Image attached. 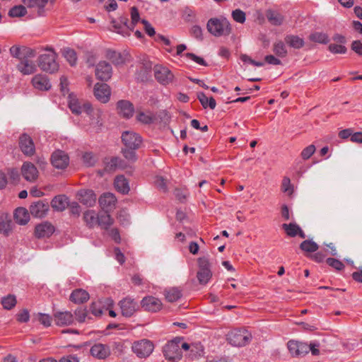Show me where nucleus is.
Wrapping results in <instances>:
<instances>
[{
	"instance_id": "nucleus-24",
	"label": "nucleus",
	"mask_w": 362,
	"mask_h": 362,
	"mask_svg": "<svg viewBox=\"0 0 362 362\" xmlns=\"http://www.w3.org/2000/svg\"><path fill=\"white\" fill-rule=\"evenodd\" d=\"M120 21L127 28L133 31L135 25L140 21V16L136 7L133 6L131 8V22L129 23L127 17H120Z\"/></svg>"
},
{
	"instance_id": "nucleus-45",
	"label": "nucleus",
	"mask_w": 362,
	"mask_h": 362,
	"mask_svg": "<svg viewBox=\"0 0 362 362\" xmlns=\"http://www.w3.org/2000/svg\"><path fill=\"white\" fill-rule=\"evenodd\" d=\"M318 247V245L311 240H304L300 245V248L307 252H314Z\"/></svg>"
},
{
	"instance_id": "nucleus-39",
	"label": "nucleus",
	"mask_w": 362,
	"mask_h": 362,
	"mask_svg": "<svg viewBox=\"0 0 362 362\" xmlns=\"http://www.w3.org/2000/svg\"><path fill=\"white\" fill-rule=\"evenodd\" d=\"M198 99L204 108L209 107L214 110L216 107V103L214 98H208L204 93H198Z\"/></svg>"
},
{
	"instance_id": "nucleus-60",
	"label": "nucleus",
	"mask_w": 362,
	"mask_h": 362,
	"mask_svg": "<svg viewBox=\"0 0 362 362\" xmlns=\"http://www.w3.org/2000/svg\"><path fill=\"white\" fill-rule=\"evenodd\" d=\"M185 56L187 58L194 61V62H196L200 65L205 66H207L206 62H205V60L203 58L198 57L193 53H187V54H185Z\"/></svg>"
},
{
	"instance_id": "nucleus-11",
	"label": "nucleus",
	"mask_w": 362,
	"mask_h": 362,
	"mask_svg": "<svg viewBox=\"0 0 362 362\" xmlns=\"http://www.w3.org/2000/svg\"><path fill=\"white\" fill-rule=\"evenodd\" d=\"M111 95V90L109 86L106 83H97L94 86V95L103 103L109 101Z\"/></svg>"
},
{
	"instance_id": "nucleus-41",
	"label": "nucleus",
	"mask_w": 362,
	"mask_h": 362,
	"mask_svg": "<svg viewBox=\"0 0 362 362\" xmlns=\"http://www.w3.org/2000/svg\"><path fill=\"white\" fill-rule=\"evenodd\" d=\"M136 119L141 123L151 124L156 121L157 117L156 115H153L150 112H141L137 115Z\"/></svg>"
},
{
	"instance_id": "nucleus-4",
	"label": "nucleus",
	"mask_w": 362,
	"mask_h": 362,
	"mask_svg": "<svg viewBox=\"0 0 362 362\" xmlns=\"http://www.w3.org/2000/svg\"><path fill=\"white\" fill-rule=\"evenodd\" d=\"M182 338L175 337L168 341L163 347V354L166 359L173 361H177L181 359L182 351L180 349Z\"/></svg>"
},
{
	"instance_id": "nucleus-10",
	"label": "nucleus",
	"mask_w": 362,
	"mask_h": 362,
	"mask_svg": "<svg viewBox=\"0 0 362 362\" xmlns=\"http://www.w3.org/2000/svg\"><path fill=\"white\" fill-rule=\"evenodd\" d=\"M119 305L122 315L125 317L132 316L139 308L137 303L129 297L120 300Z\"/></svg>"
},
{
	"instance_id": "nucleus-47",
	"label": "nucleus",
	"mask_w": 362,
	"mask_h": 362,
	"mask_svg": "<svg viewBox=\"0 0 362 362\" xmlns=\"http://www.w3.org/2000/svg\"><path fill=\"white\" fill-rule=\"evenodd\" d=\"M181 296V291L177 288H172L165 291V298L171 303L177 301Z\"/></svg>"
},
{
	"instance_id": "nucleus-21",
	"label": "nucleus",
	"mask_w": 362,
	"mask_h": 362,
	"mask_svg": "<svg viewBox=\"0 0 362 362\" xmlns=\"http://www.w3.org/2000/svg\"><path fill=\"white\" fill-rule=\"evenodd\" d=\"M17 69L23 75H29L36 71L37 66L35 62L30 59L23 58L18 64Z\"/></svg>"
},
{
	"instance_id": "nucleus-37",
	"label": "nucleus",
	"mask_w": 362,
	"mask_h": 362,
	"mask_svg": "<svg viewBox=\"0 0 362 362\" xmlns=\"http://www.w3.org/2000/svg\"><path fill=\"white\" fill-rule=\"evenodd\" d=\"M105 57L115 64H121L124 62V59L119 52L108 49L106 51Z\"/></svg>"
},
{
	"instance_id": "nucleus-35",
	"label": "nucleus",
	"mask_w": 362,
	"mask_h": 362,
	"mask_svg": "<svg viewBox=\"0 0 362 362\" xmlns=\"http://www.w3.org/2000/svg\"><path fill=\"white\" fill-rule=\"evenodd\" d=\"M83 219L89 228L98 225V214L93 210H88L83 214Z\"/></svg>"
},
{
	"instance_id": "nucleus-20",
	"label": "nucleus",
	"mask_w": 362,
	"mask_h": 362,
	"mask_svg": "<svg viewBox=\"0 0 362 362\" xmlns=\"http://www.w3.org/2000/svg\"><path fill=\"white\" fill-rule=\"evenodd\" d=\"M49 210V204L42 201H38L30 205V214L36 218L44 217Z\"/></svg>"
},
{
	"instance_id": "nucleus-28",
	"label": "nucleus",
	"mask_w": 362,
	"mask_h": 362,
	"mask_svg": "<svg viewBox=\"0 0 362 362\" xmlns=\"http://www.w3.org/2000/svg\"><path fill=\"white\" fill-rule=\"evenodd\" d=\"M129 165L118 157H113L109 161L105 162V170L107 171H113L117 168L124 170Z\"/></svg>"
},
{
	"instance_id": "nucleus-33",
	"label": "nucleus",
	"mask_w": 362,
	"mask_h": 362,
	"mask_svg": "<svg viewBox=\"0 0 362 362\" xmlns=\"http://www.w3.org/2000/svg\"><path fill=\"white\" fill-rule=\"evenodd\" d=\"M25 6L28 8H35L37 10L39 15H42L44 7L47 4L48 0H21Z\"/></svg>"
},
{
	"instance_id": "nucleus-38",
	"label": "nucleus",
	"mask_w": 362,
	"mask_h": 362,
	"mask_svg": "<svg viewBox=\"0 0 362 362\" xmlns=\"http://www.w3.org/2000/svg\"><path fill=\"white\" fill-rule=\"evenodd\" d=\"M266 16L268 21L274 25H280L284 22V16L275 11L269 10Z\"/></svg>"
},
{
	"instance_id": "nucleus-7",
	"label": "nucleus",
	"mask_w": 362,
	"mask_h": 362,
	"mask_svg": "<svg viewBox=\"0 0 362 362\" xmlns=\"http://www.w3.org/2000/svg\"><path fill=\"white\" fill-rule=\"evenodd\" d=\"M122 141L124 146L130 149H137L141 144V136L132 131H126L122 135Z\"/></svg>"
},
{
	"instance_id": "nucleus-53",
	"label": "nucleus",
	"mask_w": 362,
	"mask_h": 362,
	"mask_svg": "<svg viewBox=\"0 0 362 362\" xmlns=\"http://www.w3.org/2000/svg\"><path fill=\"white\" fill-rule=\"evenodd\" d=\"M154 183L159 190L163 192L168 191L167 180L163 177L162 176H156L155 177Z\"/></svg>"
},
{
	"instance_id": "nucleus-2",
	"label": "nucleus",
	"mask_w": 362,
	"mask_h": 362,
	"mask_svg": "<svg viewBox=\"0 0 362 362\" xmlns=\"http://www.w3.org/2000/svg\"><path fill=\"white\" fill-rule=\"evenodd\" d=\"M206 27L208 31L216 37L228 35L230 31V24L225 18H211L209 20Z\"/></svg>"
},
{
	"instance_id": "nucleus-58",
	"label": "nucleus",
	"mask_w": 362,
	"mask_h": 362,
	"mask_svg": "<svg viewBox=\"0 0 362 362\" xmlns=\"http://www.w3.org/2000/svg\"><path fill=\"white\" fill-rule=\"evenodd\" d=\"M329 50L334 54H345L347 49L342 45L331 44L329 46Z\"/></svg>"
},
{
	"instance_id": "nucleus-29",
	"label": "nucleus",
	"mask_w": 362,
	"mask_h": 362,
	"mask_svg": "<svg viewBox=\"0 0 362 362\" xmlns=\"http://www.w3.org/2000/svg\"><path fill=\"white\" fill-rule=\"evenodd\" d=\"M89 298V293L81 288L73 291L70 296V300L75 303H83L86 302Z\"/></svg>"
},
{
	"instance_id": "nucleus-19",
	"label": "nucleus",
	"mask_w": 362,
	"mask_h": 362,
	"mask_svg": "<svg viewBox=\"0 0 362 362\" xmlns=\"http://www.w3.org/2000/svg\"><path fill=\"white\" fill-rule=\"evenodd\" d=\"M142 307L148 311L157 312L161 309L162 303L160 299L153 296H147L141 300Z\"/></svg>"
},
{
	"instance_id": "nucleus-30",
	"label": "nucleus",
	"mask_w": 362,
	"mask_h": 362,
	"mask_svg": "<svg viewBox=\"0 0 362 362\" xmlns=\"http://www.w3.org/2000/svg\"><path fill=\"white\" fill-rule=\"evenodd\" d=\"M14 219L20 225H25L30 220L28 210L23 207L17 208L14 211Z\"/></svg>"
},
{
	"instance_id": "nucleus-57",
	"label": "nucleus",
	"mask_w": 362,
	"mask_h": 362,
	"mask_svg": "<svg viewBox=\"0 0 362 362\" xmlns=\"http://www.w3.org/2000/svg\"><path fill=\"white\" fill-rule=\"evenodd\" d=\"M326 262L328 265L339 271L343 269L344 267V264L341 261L334 258H327Z\"/></svg>"
},
{
	"instance_id": "nucleus-62",
	"label": "nucleus",
	"mask_w": 362,
	"mask_h": 362,
	"mask_svg": "<svg viewBox=\"0 0 362 362\" xmlns=\"http://www.w3.org/2000/svg\"><path fill=\"white\" fill-rule=\"evenodd\" d=\"M23 48L17 46H12L10 48V53L13 57L18 58L20 60L23 59Z\"/></svg>"
},
{
	"instance_id": "nucleus-31",
	"label": "nucleus",
	"mask_w": 362,
	"mask_h": 362,
	"mask_svg": "<svg viewBox=\"0 0 362 362\" xmlns=\"http://www.w3.org/2000/svg\"><path fill=\"white\" fill-rule=\"evenodd\" d=\"M68 204L69 199L65 195L57 196L51 202L52 207L58 211H64L68 206Z\"/></svg>"
},
{
	"instance_id": "nucleus-46",
	"label": "nucleus",
	"mask_w": 362,
	"mask_h": 362,
	"mask_svg": "<svg viewBox=\"0 0 362 362\" xmlns=\"http://www.w3.org/2000/svg\"><path fill=\"white\" fill-rule=\"evenodd\" d=\"M62 54L71 66H74L76 64L77 57L74 49L65 48L63 49Z\"/></svg>"
},
{
	"instance_id": "nucleus-50",
	"label": "nucleus",
	"mask_w": 362,
	"mask_h": 362,
	"mask_svg": "<svg viewBox=\"0 0 362 362\" xmlns=\"http://www.w3.org/2000/svg\"><path fill=\"white\" fill-rule=\"evenodd\" d=\"M12 230V221L11 220H3L0 221V234L8 236Z\"/></svg>"
},
{
	"instance_id": "nucleus-64",
	"label": "nucleus",
	"mask_w": 362,
	"mask_h": 362,
	"mask_svg": "<svg viewBox=\"0 0 362 362\" xmlns=\"http://www.w3.org/2000/svg\"><path fill=\"white\" fill-rule=\"evenodd\" d=\"M351 48L356 53L362 56V42L361 41H354L351 45Z\"/></svg>"
},
{
	"instance_id": "nucleus-12",
	"label": "nucleus",
	"mask_w": 362,
	"mask_h": 362,
	"mask_svg": "<svg viewBox=\"0 0 362 362\" xmlns=\"http://www.w3.org/2000/svg\"><path fill=\"white\" fill-rule=\"evenodd\" d=\"M19 146L21 151L28 156H33L35 148L33 139L26 134H22L19 138Z\"/></svg>"
},
{
	"instance_id": "nucleus-59",
	"label": "nucleus",
	"mask_w": 362,
	"mask_h": 362,
	"mask_svg": "<svg viewBox=\"0 0 362 362\" xmlns=\"http://www.w3.org/2000/svg\"><path fill=\"white\" fill-rule=\"evenodd\" d=\"M291 354L293 356H298V341L291 340L287 344Z\"/></svg>"
},
{
	"instance_id": "nucleus-27",
	"label": "nucleus",
	"mask_w": 362,
	"mask_h": 362,
	"mask_svg": "<svg viewBox=\"0 0 362 362\" xmlns=\"http://www.w3.org/2000/svg\"><path fill=\"white\" fill-rule=\"evenodd\" d=\"M88 103L79 100L75 95L70 94L69 96V107L71 111L76 115H80L84 112L83 104Z\"/></svg>"
},
{
	"instance_id": "nucleus-34",
	"label": "nucleus",
	"mask_w": 362,
	"mask_h": 362,
	"mask_svg": "<svg viewBox=\"0 0 362 362\" xmlns=\"http://www.w3.org/2000/svg\"><path fill=\"white\" fill-rule=\"evenodd\" d=\"M285 42L291 47L294 49H300L305 45V42L303 38L293 35H288L285 37Z\"/></svg>"
},
{
	"instance_id": "nucleus-42",
	"label": "nucleus",
	"mask_w": 362,
	"mask_h": 362,
	"mask_svg": "<svg viewBox=\"0 0 362 362\" xmlns=\"http://www.w3.org/2000/svg\"><path fill=\"white\" fill-rule=\"evenodd\" d=\"M273 52L279 57L284 58L288 54L287 48L282 41L276 42L273 46Z\"/></svg>"
},
{
	"instance_id": "nucleus-43",
	"label": "nucleus",
	"mask_w": 362,
	"mask_h": 362,
	"mask_svg": "<svg viewBox=\"0 0 362 362\" xmlns=\"http://www.w3.org/2000/svg\"><path fill=\"white\" fill-rule=\"evenodd\" d=\"M3 308L6 310H11L16 305L17 300L14 295L8 294L1 298Z\"/></svg>"
},
{
	"instance_id": "nucleus-17",
	"label": "nucleus",
	"mask_w": 362,
	"mask_h": 362,
	"mask_svg": "<svg viewBox=\"0 0 362 362\" xmlns=\"http://www.w3.org/2000/svg\"><path fill=\"white\" fill-rule=\"evenodd\" d=\"M117 199L112 193H104L99 198V204L104 211L112 210L116 204Z\"/></svg>"
},
{
	"instance_id": "nucleus-15",
	"label": "nucleus",
	"mask_w": 362,
	"mask_h": 362,
	"mask_svg": "<svg viewBox=\"0 0 362 362\" xmlns=\"http://www.w3.org/2000/svg\"><path fill=\"white\" fill-rule=\"evenodd\" d=\"M90 353L95 358L105 359L110 355V348L107 344L97 343L91 346Z\"/></svg>"
},
{
	"instance_id": "nucleus-32",
	"label": "nucleus",
	"mask_w": 362,
	"mask_h": 362,
	"mask_svg": "<svg viewBox=\"0 0 362 362\" xmlns=\"http://www.w3.org/2000/svg\"><path fill=\"white\" fill-rule=\"evenodd\" d=\"M114 184L115 189L123 194H127L130 189L129 182L123 175L117 176Z\"/></svg>"
},
{
	"instance_id": "nucleus-1",
	"label": "nucleus",
	"mask_w": 362,
	"mask_h": 362,
	"mask_svg": "<svg viewBox=\"0 0 362 362\" xmlns=\"http://www.w3.org/2000/svg\"><path fill=\"white\" fill-rule=\"evenodd\" d=\"M45 50L49 52L39 57L38 65L42 71L54 73L59 69V64L56 61L57 54L52 48H46Z\"/></svg>"
},
{
	"instance_id": "nucleus-8",
	"label": "nucleus",
	"mask_w": 362,
	"mask_h": 362,
	"mask_svg": "<svg viewBox=\"0 0 362 362\" xmlns=\"http://www.w3.org/2000/svg\"><path fill=\"white\" fill-rule=\"evenodd\" d=\"M84 112L86 113L90 119V124L95 127L100 128L103 125L102 111L98 108L92 107L90 103L83 104Z\"/></svg>"
},
{
	"instance_id": "nucleus-49",
	"label": "nucleus",
	"mask_w": 362,
	"mask_h": 362,
	"mask_svg": "<svg viewBox=\"0 0 362 362\" xmlns=\"http://www.w3.org/2000/svg\"><path fill=\"white\" fill-rule=\"evenodd\" d=\"M282 228L290 237L296 236L298 235V230H300L299 226L296 223H291L289 224L284 223Z\"/></svg>"
},
{
	"instance_id": "nucleus-23",
	"label": "nucleus",
	"mask_w": 362,
	"mask_h": 362,
	"mask_svg": "<svg viewBox=\"0 0 362 362\" xmlns=\"http://www.w3.org/2000/svg\"><path fill=\"white\" fill-rule=\"evenodd\" d=\"M55 323L59 326L69 325L74 321V316L69 311L57 312L54 314Z\"/></svg>"
},
{
	"instance_id": "nucleus-18",
	"label": "nucleus",
	"mask_w": 362,
	"mask_h": 362,
	"mask_svg": "<svg viewBox=\"0 0 362 362\" xmlns=\"http://www.w3.org/2000/svg\"><path fill=\"white\" fill-rule=\"evenodd\" d=\"M78 195L80 202L86 206H93L96 202V194L91 189H81L78 192Z\"/></svg>"
},
{
	"instance_id": "nucleus-5",
	"label": "nucleus",
	"mask_w": 362,
	"mask_h": 362,
	"mask_svg": "<svg viewBox=\"0 0 362 362\" xmlns=\"http://www.w3.org/2000/svg\"><path fill=\"white\" fill-rule=\"evenodd\" d=\"M132 351L139 358H146L154 349V344L147 339L135 341L132 343Z\"/></svg>"
},
{
	"instance_id": "nucleus-51",
	"label": "nucleus",
	"mask_w": 362,
	"mask_h": 362,
	"mask_svg": "<svg viewBox=\"0 0 362 362\" xmlns=\"http://www.w3.org/2000/svg\"><path fill=\"white\" fill-rule=\"evenodd\" d=\"M82 158L83 163L88 167L93 166L97 162V157L91 152H86Z\"/></svg>"
},
{
	"instance_id": "nucleus-16",
	"label": "nucleus",
	"mask_w": 362,
	"mask_h": 362,
	"mask_svg": "<svg viewBox=\"0 0 362 362\" xmlns=\"http://www.w3.org/2000/svg\"><path fill=\"white\" fill-rule=\"evenodd\" d=\"M21 174L25 180L32 182L37 178L38 170L32 163L25 162L21 168Z\"/></svg>"
},
{
	"instance_id": "nucleus-26",
	"label": "nucleus",
	"mask_w": 362,
	"mask_h": 362,
	"mask_svg": "<svg viewBox=\"0 0 362 362\" xmlns=\"http://www.w3.org/2000/svg\"><path fill=\"white\" fill-rule=\"evenodd\" d=\"M54 231V226L47 223L45 222L37 225L35 227V235L38 238L49 237Z\"/></svg>"
},
{
	"instance_id": "nucleus-3",
	"label": "nucleus",
	"mask_w": 362,
	"mask_h": 362,
	"mask_svg": "<svg viewBox=\"0 0 362 362\" xmlns=\"http://www.w3.org/2000/svg\"><path fill=\"white\" fill-rule=\"evenodd\" d=\"M251 334L245 329H236L227 334V340L234 346H243L250 343Z\"/></svg>"
},
{
	"instance_id": "nucleus-36",
	"label": "nucleus",
	"mask_w": 362,
	"mask_h": 362,
	"mask_svg": "<svg viewBox=\"0 0 362 362\" xmlns=\"http://www.w3.org/2000/svg\"><path fill=\"white\" fill-rule=\"evenodd\" d=\"M111 24L112 26V30L123 35V36H129L131 30L127 28L123 23H121L120 19L119 21L116 20H112L111 21Z\"/></svg>"
},
{
	"instance_id": "nucleus-40",
	"label": "nucleus",
	"mask_w": 362,
	"mask_h": 362,
	"mask_svg": "<svg viewBox=\"0 0 362 362\" xmlns=\"http://www.w3.org/2000/svg\"><path fill=\"white\" fill-rule=\"evenodd\" d=\"M108 212L105 211L100 214H98V225L100 226L102 228L107 229L109 226H110L113 221Z\"/></svg>"
},
{
	"instance_id": "nucleus-25",
	"label": "nucleus",
	"mask_w": 362,
	"mask_h": 362,
	"mask_svg": "<svg viewBox=\"0 0 362 362\" xmlns=\"http://www.w3.org/2000/svg\"><path fill=\"white\" fill-rule=\"evenodd\" d=\"M118 112L125 118H129L133 115L134 109L132 103L128 100H119L117 104Z\"/></svg>"
},
{
	"instance_id": "nucleus-61",
	"label": "nucleus",
	"mask_w": 362,
	"mask_h": 362,
	"mask_svg": "<svg viewBox=\"0 0 362 362\" xmlns=\"http://www.w3.org/2000/svg\"><path fill=\"white\" fill-rule=\"evenodd\" d=\"M298 356H305L310 351V347L307 343L298 341Z\"/></svg>"
},
{
	"instance_id": "nucleus-54",
	"label": "nucleus",
	"mask_w": 362,
	"mask_h": 362,
	"mask_svg": "<svg viewBox=\"0 0 362 362\" xmlns=\"http://www.w3.org/2000/svg\"><path fill=\"white\" fill-rule=\"evenodd\" d=\"M36 320L45 327H49L52 324V317L48 314L39 313L36 316Z\"/></svg>"
},
{
	"instance_id": "nucleus-22",
	"label": "nucleus",
	"mask_w": 362,
	"mask_h": 362,
	"mask_svg": "<svg viewBox=\"0 0 362 362\" xmlns=\"http://www.w3.org/2000/svg\"><path fill=\"white\" fill-rule=\"evenodd\" d=\"M33 87L39 90H48L51 88V83L45 75L37 74L32 79Z\"/></svg>"
},
{
	"instance_id": "nucleus-13",
	"label": "nucleus",
	"mask_w": 362,
	"mask_h": 362,
	"mask_svg": "<svg viewBox=\"0 0 362 362\" xmlns=\"http://www.w3.org/2000/svg\"><path fill=\"white\" fill-rule=\"evenodd\" d=\"M112 74V69L108 62L102 61L96 65L95 76L98 79L107 81L111 78Z\"/></svg>"
},
{
	"instance_id": "nucleus-55",
	"label": "nucleus",
	"mask_w": 362,
	"mask_h": 362,
	"mask_svg": "<svg viewBox=\"0 0 362 362\" xmlns=\"http://www.w3.org/2000/svg\"><path fill=\"white\" fill-rule=\"evenodd\" d=\"M315 151V146L313 144L305 147L301 152V157L303 160L310 158Z\"/></svg>"
},
{
	"instance_id": "nucleus-56",
	"label": "nucleus",
	"mask_w": 362,
	"mask_h": 362,
	"mask_svg": "<svg viewBox=\"0 0 362 362\" xmlns=\"http://www.w3.org/2000/svg\"><path fill=\"white\" fill-rule=\"evenodd\" d=\"M232 16L235 21L243 23L245 21V13L240 9H235L232 12Z\"/></svg>"
},
{
	"instance_id": "nucleus-52",
	"label": "nucleus",
	"mask_w": 362,
	"mask_h": 362,
	"mask_svg": "<svg viewBox=\"0 0 362 362\" xmlns=\"http://www.w3.org/2000/svg\"><path fill=\"white\" fill-rule=\"evenodd\" d=\"M136 149H130V148H123L122 151L124 157L130 163H134L137 159L136 153L134 151Z\"/></svg>"
},
{
	"instance_id": "nucleus-14",
	"label": "nucleus",
	"mask_w": 362,
	"mask_h": 362,
	"mask_svg": "<svg viewBox=\"0 0 362 362\" xmlns=\"http://www.w3.org/2000/svg\"><path fill=\"white\" fill-rule=\"evenodd\" d=\"M69 161V156L62 151H56L52 155L51 163L56 168L64 169L66 168Z\"/></svg>"
},
{
	"instance_id": "nucleus-48",
	"label": "nucleus",
	"mask_w": 362,
	"mask_h": 362,
	"mask_svg": "<svg viewBox=\"0 0 362 362\" xmlns=\"http://www.w3.org/2000/svg\"><path fill=\"white\" fill-rule=\"evenodd\" d=\"M27 13V10L24 6L18 5L12 7L9 11L8 15L12 18L22 17Z\"/></svg>"
},
{
	"instance_id": "nucleus-63",
	"label": "nucleus",
	"mask_w": 362,
	"mask_h": 362,
	"mask_svg": "<svg viewBox=\"0 0 362 362\" xmlns=\"http://www.w3.org/2000/svg\"><path fill=\"white\" fill-rule=\"evenodd\" d=\"M30 314L28 310H23L17 315V320L20 322H27L29 321Z\"/></svg>"
},
{
	"instance_id": "nucleus-9",
	"label": "nucleus",
	"mask_w": 362,
	"mask_h": 362,
	"mask_svg": "<svg viewBox=\"0 0 362 362\" xmlns=\"http://www.w3.org/2000/svg\"><path fill=\"white\" fill-rule=\"evenodd\" d=\"M154 75L157 81L163 85L169 84L174 78V75L170 70L162 66H156L155 67Z\"/></svg>"
},
{
	"instance_id": "nucleus-6",
	"label": "nucleus",
	"mask_w": 362,
	"mask_h": 362,
	"mask_svg": "<svg viewBox=\"0 0 362 362\" xmlns=\"http://www.w3.org/2000/svg\"><path fill=\"white\" fill-rule=\"evenodd\" d=\"M199 270L197 279L201 284H206L211 278L212 273L208 257H202L198 259Z\"/></svg>"
},
{
	"instance_id": "nucleus-44",
	"label": "nucleus",
	"mask_w": 362,
	"mask_h": 362,
	"mask_svg": "<svg viewBox=\"0 0 362 362\" xmlns=\"http://www.w3.org/2000/svg\"><path fill=\"white\" fill-rule=\"evenodd\" d=\"M309 39L310 41L320 44H327L329 42L328 35L322 32H315L310 34Z\"/></svg>"
}]
</instances>
